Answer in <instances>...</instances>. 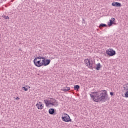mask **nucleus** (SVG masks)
<instances>
[{"instance_id": "f03ea898", "label": "nucleus", "mask_w": 128, "mask_h": 128, "mask_svg": "<svg viewBox=\"0 0 128 128\" xmlns=\"http://www.w3.org/2000/svg\"><path fill=\"white\" fill-rule=\"evenodd\" d=\"M62 120L63 122H72V120L70 119V117L68 114H65L64 116H62Z\"/></svg>"}, {"instance_id": "39448f33", "label": "nucleus", "mask_w": 128, "mask_h": 128, "mask_svg": "<svg viewBox=\"0 0 128 128\" xmlns=\"http://www.w3.org/2000/svg\"><path fill=\"white\" fill-rule=\"evenodd\" d=\"M42 62L43 66H48L50 64V60L48 59L46 60V58H44V60H42Z\"/></svg>"}, {"instance_id": "bb28decb", "label": "nucleus", "mask_w": 128, "mask_h": 128, "mask_svg": "<svg viewBox=\"0 0 128 128\" xmlns=\"http://www.w3.org/2000/svg\"><path fill=\"white\" fill-rule=\"evenodd\" d=\"M111 20L114 22L116 20V18H111Z\"/></svg>"}, {"instance_id": "b1692460", "label": "nucleus", "mask_w": 128, "mask_h": 128, "mask_svg": "<svg viewBox=\"0 0 128 128\" xmlns=\"http://www.w3.org/2000/svg\"><path fill=\"white\" fill-rule=\"evenodd\" d=\"M40 60V58L38 56V57H36L34 59V60Z\"/></svg>"}, {"instance_id": "7ed1b4c3", "label": "nucleus", "mask_w": 128, "mask_h": 128, "mask_svg": "<svg viewBox=\"0 0 128 128\" xmlns=\"http://www.w3.org/2000/svg\"><path fill=\"white\" fill-rule=\"evenodd\" d=\"M106 52L110 56H114L116 55V51L112 49L109 48L107 50Z\"/></svg>"}, {"instance_id": "2eb2a0df", "label": "nucleus", "mask_w": 128, "mask_h": 128, "mask_svg": "<svg viewBox=\"0 0 128 128\" xmlns=\"http://www.w3.org/2000/svg\"><path fill=\"white\" fill-rule=\"evenodd\" d=\"M128 83L126 84L123 86L124 90H126V92H127L128 90Z\"/></svg>"}, {"instance_id": "f8f14e48", "label": "nucleus", "mask_w": 128, "mask_h": 128, "mask_svg": "<svg viewBox=\"0 0 128 128\" xmlns=\"http://www.w3.org/2000/svg\"><path fill=\"white\" fill-rule=\"evenodd\" d=\"M108 26H112V24H116V23H114V22H113L112 20H110V22L108 24Z\"/></svg>"}, {"instance_id": "aec40b11", "label": "nucleus", "mask_w": 128, "mask_h": 128, "mask_svg": "<svg viewBox=\"0 0 128 128\" xmlns=\"http://www.w3.org/2000/svg\"><path fill=\"white\" fill-rule=\"evenodd\" d=\"M22 90L25 92H28V88L22 87Z\"/></svg>"}, {"instance_id": "1a4fd4ad", "label": "nucleus", "mask_w": 128, "mask_h": 128, "mask_svg": "<svg viewBox=\"0 0 128 128\" xmlns=\"http://www.w3.org/2000/svg\"><path fill=\"white\" fill-rule=\"evenodd\" d=\"M56 111L54 110V109L51 108L49 110H48V112L50 114H52L53 116H54V114H56Z\"/></svg>"}, {"instance_id": "0eeeda50", "label": "nucleus", "mask_w": 128, "mask_h": 128, "mask_svg": "<svg viewBox=\"0 0 128 128\" xmlns=\"http://www.w3.org/2000/svg\"><path fill=\"white\" fill-rule=\"evenodd\" d=\"M36 106L38 110H42L44 108V104L42 102H38L36 104Z\"/></svg>"}, {"instance_id": "f257e3e1", "label": "nucleus", "mask_w": 128, "mask_h": 128, "mask_svg": "<svg viewBox=\"0 0 128 128\" xmlns=\"http://www.w3.org/2000/svg\"><path fill=\"white\" fill-rule=\"evenodd\" d=\"M96 98L97 102H106L108 100V95H106L104 92H96Z\"/></svg>"}, {"instance_id": "4468645a", "label": "nucleus", "mask_w": 128, "mask_h": 128, "mask_svg": "<svg viewBox=\"0 0 128 128\" xmlns=\"http://www.w3.org/2000/svg\"><path fill=\"white\" fill-rule=\"evenodd\" d=\"M92 98H93V100H94V102H97V99H96V96H94V95H92V94H90Z\"/></svg>"}, {"instance_id": "423d86ee", "label": "nucleus", "mask_w": 128, "mask_h": 128, "mask_svg": "<svg viewBox=\"0 0 128 128\" xmlns=\"http://www.w3.org/2000/svg\"><path fill=\"white\" fill-rule=\"evenodd\" d=\"M54 100H55V102L56 101V100H54V98H48V100H44V104H46V106H48V105L47 104H48L49 102H52Z\"/></svg>"}, {"instance_id": "393cba45", "label": "nucleus", "mask_w": 128, "mask_h": 128, "mask_svg": "<svg viewBox=\"0 0 128 128\" xmlns=\"http://www.w3.org/2000/svg\"><path fill=\"white\" fill-rule=\"evenodd\" d=\"M38 57H39V58H40V60H44V57H42V56H38Z\"/></svg>"}, {"instance_id": "c756f323", "label": "nucleus", "mask_w": 128, "mask_h": 128, "mask_svg": "<svg viewBox=\"0 0 128 128\" xmlns=\"http://www.w3.org/2000/svg\"><path fill=\"white\" fill-rule=\"evenodd\" d=\"M17 98H18V100H20V98H18V97H17Z\"/></svg>"}, {"instance_id": "6ab92c4d", "label": "nucleus", "mask_w": 128, "mask_h": 128, "mask_svg": "<svg viewBox=\"0 0 128 128\" xmlns=\"http://www.w3.org/2000/svg\"><path fill=\"white\" fill-rule=\"evenodd\" d=\"M54 102H49V103H48V104H47V106H50V105H52V106H54Z\"/></svg>"}, {"instance_id": "a878e982", "label": "nucleus", "mask_w": 128, "mask_h": 128, "mask_svg": "<svg viewBox=\"0 0 128 128\" xmlns=\"http://www.w3.org/2000/svg\"><path fill=\"white\" fill-rule=\"evenodd\" d=\"M58 106V102L54 103V106Z\"/></svg>"}, {"instance_id": "9d476101", "label": "nucleus", "mask_w": 128, "mask_h": 128, "mask_svg": "<svg viewBox=\"0 0 128 128\" xmlns=\"http://www.w3.org/2000/svg\"><path fill=\"white\" fill-rule=\"evenodd\" d=\"M84 62L86 63V66H88L89 64H90V60L88 59H85Z\"/></svg>"}, {"instance_id": "f3484780", "label": "nucleus", "mask_w": 128, "mask_h": 128, "mask_svg": "<svg viewBox=\"0 0 128 128\" xmlns=\"http://www.w3.org/2000/svg\"><path fill=\"white\" fill-rule=\"evenodd\" d=\"M74 90H80V86L76 85L74 86Z\"/></svg>"}, {"instance_id": "ddd939ff", "label": "nucleus", "mask_w": 128, "mask_h": 128, "mask_svg": "<svg viewBox=\"0 0 128 128\" xmlns=\"http://www.w3.org/2000/svg\"><path fill=\"white\" fill-rule=\"evenodd\" d=\"M70 90V88L66 86L63 88L62 89V90H63V92H68Z\"/></svg>"}, {"instance_id": "9b49d317", "label": "nucleus", "mask_w": 128, "mask_h": 128, "mask_svg": "<svg viewBox=\"0 0 128 128\" xmlns=\"http://www.w3.org/2000/svg\"><path fill=\"white\" fill-rule=\"evenodd\" d=\"M101 68H102V66H100V64L98 63L97 64H96L95 68L96 70H100Z\"/></svg>"}, {"instance_id": "412c9836", "label": "nucleus", "mask_w": 128, "mask_h": 128, "mask_svg": "<svg viewBox=\"0 0 128 128\" xmlns=\"http://www.w3.org/2000/svg\"><path fill=\"white\" fill-rule=\"evenodd\" d=\"M103 92V94H105L106 96H108V92L106 90H102L101 92Z\"/></svg>"}, {"instance_id": "dca6fc26", "label": "nucleus", "mask_w": 128, "mask_h": 128, "mask_svg": "<svg viewBox=\"0 0 128 128\" xmlns=\"http://www.w3.org/2000/svg\"><path fill=\"white\" fill-rule=\"evenodd\" d=\"M106 26H108V25H106V24H101L99 26V28H106Z\"/></svg>"}, {"instance_id": "5701e85b", "label": "nucleus", "mask_w": 128, "mask_h": 128, "mask_svg": "<svg viewBox=\"0 0 128 128\" xmlns=\"http://www.w3.org/2000/svg\"><path fill=\"white\" fill-rule=\"evenodd\" d=\"M4 18L5 20H10V17L8 16H4Z\"/></svg>"}, {"instance_id": "4be33fe9", "label": "nucleus", "mask_w": 128, "mask_h": 128, "mask_svg": "<svg viewBox=\"0 0 128 128\" xmlns=\"http://www.w3.org/2000/svg\"><path fill=\"white\" fill-rule=\"evenodd\" d=\"M125 98H128V90L124 93Z\"/></svg>"}, {"instance_id": "6e6552de", "label": "nucleus", "mask_w": 128, "mask_h": 128, "mask_svg": "<svg viewBox=\"0 0 128 128\" xmlns=\"http://www.w3.org/2000/svg\"><path fill=\"white\" fill-rule=\"evenodd\" d=\"M112 5L113 6H117V7H120L122 6V4L118 2H114L112 4Z\"/></svg>"}, {"instance_id": "a211bd4d", "label": "nucleus", "mask_w": 128, "mask_h": 128, "mask_svg": "<svg viewBox=\"0 0 128 128\" xmlns=\"http://www.w3.org/2000/svg\"><path fill=\"white\" fill-rule=\"evenodd\" d=\"M92 63L90 64H90L88 65V68H90L91 70H92L94 68V67H92Z\"/></svg>"}, {"instance_id": "c85d7f7f", "label": "nucleus", "mask_w": 128, "mask_h": 128, "mask_svg": "<svg viewBox=\"0 0 128 128\" xmlns=\"http://www.w3.org/2000/svg\"><path fill=\"white\" fill-rule=\"evenodd\" d=\"M26 86L27 87V88H28H28H30V86Z\"/></svg>"}, {"instance_id": "20e7f679", "label": "nucleus", "mask_w": 128, "mask_h": 128, "mask_svg": "<svg viewBox=\"0 0 128 128\" xmlns=\"http://www.w3.org/2000/svg\"><path fill=\"white\" fill-rule=\"evenodd\" d=\"M41 60H41L38 61L34 60V66H38V68H40V66H44V63H42V62H40Z\"/></svg>"}, {"instance_id": "cd10ccee", "label": "nucleus", "mask_w": 128, "mask_h": 128, "mask_svg": "<svg viewBox=\"0 0 128 128\" xmlns=\"http://www.w3.org/2000/svg\"><path fill=\"white\" fill-rule=\"evenodd\" d=\"M110 94L112 96H114V92H110Z\"/></svg>"}]
</instances>
